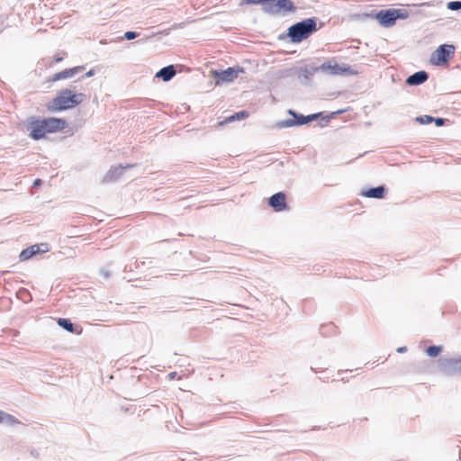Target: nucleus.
<instances>
[{
    "instance_id": "f257e3e1",
    "label": "nucleus",
    "mask_w": 461,
    "mask_h": 461,
    "mask_svg": "<svg viewBox=\"0 0 461 461\" xmlns=\"http://www.w3.org/2000/svg\"><path fill=\"white\" fill-rule=\"evenodd\" d=\"M86 95L83 93H77V86L62 88L58 91L56 96L46 104L50 113H58L70 110L79 105Z\"/></svg>"
},
{
    "instance_id": "f03ea898",
    "label": "nucleus",
    "mask_w": 461,
    "mask_h": 461,
    "mask_svg": "<svg viewBox=\"0 0 461 461\" xmlns=\"http://www.w3.org/2000/svg\"><path fill=\"white\" fill-rule=\"evenodd\" d=\"M318 18L311 17L294 23L287 29V37L292 43H300L319 30Z\"/></svg>"
},
{
    "instance_id": "7ed1b4c3",
    "label": "nucleus",
    "mask_w": 461,
    "mask_h": 461,
    "mask_svg": "<svg viewBox=\"0 0 461 461\" xmlns=\"http://www.w3.org/2000/svg\"><path fill=\"white\" fill-rule=\"evenodd\" d=\"M379 24L384 28L393 26L397 20H403L409 17V12L406 9H382L374 15Z\"/></svg>"
},
{
    "instance_id": "20e7f679",
    "label": "nucleus",
    "mask_w": 461,
    "mask_h": 461,
    "mask_svg": "<svg viewBox=\"0 0 461 461\" xmlns=\"http://www.w3.org/2000/svg\"><path fill=\"white\" fill-rule=\"evenodd\" d=\"M287 113L293 117V119H286L280 121L276 123V127L279 129L283 128H290L294 126H301L311 122L317 120L318 118L322 116V113H316L310 115H303L298 113L293 109H289Z\"/></svg>"
},
{
    "instance_id": "39448f33",
    "label": "nucleus",
    "mask_w": 461,
    "mask_h": 461,
    "mask_svg": "<svg viewBox=\"0 0 461 461\" xmlns=\"http://www.w3.org/2000/svg\"><path fill=\"white\" fill-rule=\"evenodd\" d=\"M455 53V47L452 44H441L430 56V63L434 66H447Z\"/></svg>"
},
{
    "instance_id": "423d86ee",
    "label": "nucleus",
    "mask_w": 461,
    "mask_h": 461,
    "mask_svg": "<svg viewBox=\"0 0 461 461\" xmlns=\"http://www.w3.org/2000/svg\"><path fill=\"white\" fill-rule=\"evenodd\" d=\"M295 11L296 6L291 0H270L269 5L265 8V14L271 15L285 14L287 13H294Z\"/></svg>"
},
{
    "instance_id": "0eeeda50",
    "label": "nucleus",
    "mask_w": 461,
    "mask_h": 461,
    "mask_svg": "<svg viewBox=\"0 0 461 461\" xmlns=\"http://www.w3.org/2000/svg\"><path fill=\"white\" fill-rule=\"evenodd\" d=\"M438 366L439 371L444 375H461V357L453 358L441 357L438 360Z\"/></svg>"
},
{
    "instance_id": "6e6552de",
    "label": "nucleus",
    "mask_w": 461,
    "mask_h": 461,
    "mask_svg": "<svg viewBox=\"0 0 461 461\" xmlns=\"http://www.w3.org/2000/svg\"><path fill=\"white\" fill-rule=\"evenodd\" d=\"M244 72L245 70L242 67L236 66L220 71L212 70V76L215 79V84L220 85L221 83L224 82H232L235 78L238 77L239 74Z\"/></svg>"
},
{
    "instance_id": "1a4fd4ad",
    "label": "nucleus",
    "mask_w": 461,
    "mask_h": 461,
    "mask_svg": "<svg viewBox=\"0 0 461 461\" xmlns=\"http://www.w3.org/2000/svg\"><path fill=\"white\" fill-rule=\"evenodd\" d=\"M26 128L30 131L29 136L34 140L44 138L47 133L43 120L40 118L30 117Z\"/></svg>"
},
{
    "instance_id": "9d476101",
    "label": "nucleus",
    "mask_w": 461,
    "mask_h": 461,
    "mask_svg": "<svg viewBox=\"0 0 461 461\" xmlns=\"http://www.w3.org/2000/svg\"><path fill=\"white\" fill-rule=\"evenodd\" d=\"M49 249V244L47 243L35 244L23 249L20 253L19 258L21 261H26L37 254L48 252Z\"/></svg>"
},
{
    "instance_id": "9b49d317",
    "label": "nucleus",
    "mask_w": 461,
    "mask_h": 461,
    "mask_svg": "<svg viewBox=\"0 0 461 461\" xmlns=\"http://www.w3.org/2000/svg\"><path fill=\"white\" fill-rule=\"evenodd\" d=\"M42 120L46 131L49 133L60 131L68 127L67 121L62 118L50 117Z\"/></svg>"
},
{
    "instance_id": "f8f14e48",
    "label": "nucleus",
    "mask_w": 461,
    "mask_h": 461,
    "mask_svg": "<svg viewBox=\"0 0 461 461\" xmlns=\"http://www.w3.org/2000/svg\"><path fill=\"white\" fill-rule=\"evenodd\" d=\"M285 194L283 192L276 193L268 199V205L273 208L275 212H282L287 209L285 201Z\"/></svg>"
},
{
    "instance_id": "ddd939ff",
    "label": "nucleus",
    "mask_w": 461,
    "mask_h": 461,
    "mask_svg": "<svg viewBox=\"0 0 461 461\" xmlns=\"http://www.w3.org/2000/svg\"><path fill=\"white\" fill-rule=\"evenodd\" d=\"M134 167L131 164H126L125 166L119 165L118 167H112L110 170L104 175L102 182L104 184L116 181L122 174L124 169Z\"/></svg>"
},
{
    "instance_id": "4468645a",
    "label": "nucleus",
    "mask_w": 461,
    "mask_h": 461,
    "mask_svg": "<svg viewBox=\"0 0 461 461\" xmlns=\"http://www.w3.org/2000/svg\"><path fill=\"white\" fill-rule=\"evenodd\" d=\"M387 193V188L384 185H378L375 187H369L363 189L360 193L362 196L375 199H383Z\"/></svg>"
},
{
    "instance_id": "2eb2a0df",
    "label": "nucleus",
    "mask_w": 461,
    "mask_h": 461,
    "mask_svg": "<svg viewBox=\"0 0 461 461\" xmlns=\"http://www.w3.org/2000/svg\"><path fill=\"white\" fill-rule=\"evenodd\" d=\"M84 67L77 66L71 68L64 69L60 72L55 73L51 77H50L49 81L55 82L62 79H67L76 76L77 73L82 71Z\"/></svg>"
},
{
    "instance_id": "dca6fc26",
    "label": "nucleus",
    "mask_w": 461,
    "mask_h": 461,
    "mask_svg": "<svg viewBox=\"0 0 461 461\" xmlns=\"http://www.w3.org/2000/svg\"><path fill=\"white\" fill-rule=\"evenodd\" d=\"M428 78H429V74L424 70H420V71L415 72L412 75L409 76L406 78L405 83L408 86H420V85L423 84L424 82H426L428 80Z\"/></svg>"
},
{
    "instance_id": "f3484780",
    "label": "nucleus",
    "mask_w": 461,
    "mask_h": 461,
    "mask_svg": "<svg viewBox=\"0 0 461 461\" xmlns=\"http://www.w3.org/2000/svg\"><path fill=\"white\" fill-rule=\"evenodd\" d=\"M176 73V70L175 66L168 65L159 69L156 74V77L161 78L163 81L167 82L175 77Z\"/></svg>"
},
{
    "instance_id": "a211bd4d",
    "label": "nucleus",
    "mask_w": 461,
    "mask_h": 461,
    "mask_svg": "<svg viewBox=\"0 0 461 461\" xmlns=\"http://www.w3.org/2000/svg\"><path fill=\"white\" fill-rule=\"evenodd\" d=\"M57 322L59 327L71 333L79 334L82 331V329L78 325L74 324L69 319L59 318Z\"/></svg>"
},
{
    "instance_id": "6ab92c4d",
    "label": "nucleus",
    "mask_w": 461,
    "mask_h": 461,
    "mask_svg": "<svg viewBox=\"0 0 461 461\" xmlns=\"http://www.w3.org/2000/svg\"><path fill=\"white\" fill-rule=\"evenodd\" d=\"M321 71L329 75H339V64L333 60L324 62L320 66Z\"/></svg>"
},
{
    "instance_id": "aec40b11",
    "label": "nucleus",
    "mask_w": 461,
    "mask_h": 461,
    "mask_svg": "<svg viewBox=\"0 0 461 461\" xmlns=\"http://www.w3.org/2000/svg\"><path fill=\"white\" fill-rule=\"evenodd\" d=\"M249 116V112L243 110V111H240L238 113H235L234 114L229 116L226 118L225 122H234V121H240V120H242V119H245Z\"/></svg>"
},
{
    "instance_id": "412c9836",
    "label": "nucleus",
    "mask_w": 461,
    "mask_h": 461,
    "mask_svg": "<svg viewBox=\"0 0 461 461\" xmlns=\"http://www.w3.org/2000/svg\"><path fill=\"white\" fill-rule=\"evenodd\" d=\"M442 349H443L442 346L433 345V346H429L426 348V353L430 357H436L441 353Z\"/></svg>"
},
{
    "instance_id": "4be33fe9",
    "label": "nucleus",
    "mask_w": 461,
    "mask_h": 461,
    "mask_svg": "<svg viewBox=\"0 0 461 461\" xmlns=\"http://www.w3.org/2000/svg\"><path fill=\"white\" fill-rule=\"evenodd\" d=\"M270 0H244L248 5H262V11L265 13V8L269 5Z\"/></svg>"
},
{
    "instance_id": "5701e85b",
    "label": "nucleus",
    "mask_w": 461,
    "mask_h": 461,
    "mask_svg": "<svg viewBox=\"0 0 461 461\" xmlns=\"http://www.w3.org/2000/svg\"><path fill=\"white\" fill-rule=\"evenodd\" d=\"M434 120V117L430 115H421L415 118V121L418 122L420 124H429L432 122Z\"/></svg>"
},
{
    "instance_id": "b1692460",
    "label": "nucleus",
    "mask_w": 461,
    "mask_h": 461,
    "mask_svg": "<svg viewBox=\"0 0 461 461\" xmlns=\"http://www.w3.org/2000/svg\"><path fill=\"white\" fill-rule=\"evenodd\" d=\"M447 7L452 11H457L461 9V1H450L447 3Z\"/></svg>"
},
{
    "instance_id": "393cba45",
    "label": "nucleus",
    "mask_w": 461,
    "mask_h": 461,
    "mask_svg": "<svg viewBox=\"0 0 461 461\" xmlns=\"http://www.w3.org/2000/svg\"><path fill=\"white\" fill-rule=\"evenodd\" d=\"M339 75H343V74H354L353 71L351 70V68L350 66L347 65V64H343V65H339Z\"/></svg>"
},
{
    "instance_id": "a878e982",
    "label": "nucleus",
    "mask_w": 461,
    "mask_h": 461,
    "mask_svg": "<svg viewBox=\"0 0 461 461\" xmlns=\"http://www.w3.org/2000/svg\"><path fill=\"white\" fill-rule=\"evenodd\" d=\"M312 77V75L307 70V68H304L302 74L300 75V77L302 78L303 84H308Z\"/></svg>"
},
{
    "instance_id": "bb28decb",
    "label": "nucleus",
    "mask_w": 461,
    "mask_h": 461,
    "mask_svg": "<svg viewBox=\"0 0 461 461\" xmlns=\"http://www.w3.org/2000/svg\"><path fill=\"white\" fill-rule=\"evenodd\" d=\"M139 36V33L137 32H134V31H128L124 33V39L128 40V41H131V40H133L135 38H137Z\"/></svg>"
},
{
    "instance_id": "cd10ccee",
    "label": "nucleus",
    "mask_w": 461,
    "mask_h": 461,
    "mask_svg": "<svg viewBox=\"0 0 461 461\" xmlns=\"http://www.w3.org/2000/svg\"><path fill=\"white\" fill-rule=\"evenodd\" d=\"M343 112H344L343 110H339L337 112H333V113H331L330 115L322 117V120H324L325 122H329L331 118H334L337 114H340Z\"/></svg>"
},
{
    "instance_id": "c85d7f7f",
    "label": "nucleus",
    "mask_w": 461,
    "mask_h": 461,
    "mask_svg": "<svg viewBox=\"0 0 461 461\" xmlns=\"http://www.w3.org/2000/svg\"><path fill=\"white\" fill-rule=\"evenodd\" d=\"M446 121H447L446 119L441 118V117H438V118L434 117V120H433V122H435L437 127H441V126L445 125Z\"/></svg>"
},
{
    "instance_id": "c756f323",
    "label": "nucleus",
    "mask_w": 461,
    "mask_h": 461,
    "mask_svg": "<svg viewBox=\"0 0 461 461\" xmlns=\"http://www.w3.org/2000/svg\"><path fill=\"white\" fill-rule=\"evenodd\" d=\"M18 295L23 299V296H27V297H31L30 295V293L27 289L25 288H21L19 291H18Z\"/></svg>"
},
{
    "instance_id": "7c9ffc66",
    "label": "nucleus",
    "mask_w": 461,
    "mask_h": 461,
    "mask_svg": "<svg viewBox=\"0 0 461 461\" xmlns=\"http://www.w3.org/2000/svg\"><path fill=\"white\" fill-rule=\"evenodd\" d=\"M5 419H14V416L0 411V422H3Z\"/></svg>"
},
{
    "instance_id": "2f4dec72",
    "label": "nucleus",
    "mask_w": 461,
    "mask_h": 461,
    "mask_svg": "<svg viewBox=\"0 0 461 461\" xmlns=\"http://www.w3.org/2000/svg\"><path fill=\"white\" fill-rule=\"evenodd\" d=\"M305 68L313 76L316 72L321 71L320 66L319 67H313V66H308Z\"/></svg>"
},
{
    "instance_id": "473e14b6",
    "label": "nucleus",
    "mask_w": 461,
    "mask_h": 461,
    "mask_svg": "<svg viewBox=\"0 0 461 461\" xmlns=\"http://www.w3.org/2000/svg\"><path fill=\"white\" fill-rule=\"evenodd\" d=\"M30 453H31L32 456H33L35 458H38L40 456L39 450H37L35 448H32Z\"/></svg>"
},
{
    "instance_id": "72a5a7b5",
    "label": "nucleus",
    "mask_w": 461,
    "mask_h": 461,
    "mask_svg": "<svg viewBox=\"0 0 461 461\" xmlns=\"http://www.w3.org/2000/svg\"><path fill=\"white\" fill-rule=\"evenodd\" d=\"M95 75V70L94 69H90L89 71H87L85 76H83L82 77H93Z\"/></svg>"
},
{
    "instance_id": "f704fd0d",
    "label": "nucleus",
    "mask_w": 461,
    "mask_h": 461,
    "mask_svg": "<svg viewBox=\"0 0 461 461\" xmlns=\"http://www.w3.org/2000/svg\"><path fill=\"white\" fill-rule=\"evenodd\" d=\"M101 274L104 276V278H108L110 276V273L104 269L101 270Z\"/></svg>"
},
{
    "instance_id": "c9c22d12",
    "label": "nucleus",
    "mask_w": 461,
    "mask_h": 461,
    "mask_svg": "<svg viewBox=\"0 0 461 461\" xmlns=\"http://www.w3.org/2000/svg\"><path fill=\"white\" fill-rule=\"evenodd\" d=\"M396 351L398 353H405L407 351V348L406 347H400L396 349Z\"/></svg>"
},
{
    "instance_id": "e433bc0d",
    "label": "nucleus",
    "mask_w": 461,
    "mask_h": 461,
    "mask_svg": "<svg viewBox=\"0 0 461 461\" xmlns=\"http://www.w3.org/2000/svg\"><path fill=\"white\" fill-rule=\"evenodd\" d=\"M41 185V179H35L34 182H33V186L34 187H38Z\"/></svg>"
},
{
    "instance_id": "4c0bfd02",
    "label": "nucleus",
    "mask_w": 461,
    "mask_h": 461,
    "mask_svg": "<svg viewBox=\"0 0 461 461\" xmlns=\"http://www.w3.org/2000/svg\"><path fill=\"white\" fill-rule=\"evenodd\" d=\"M7 421H9L10 423H14V422H17V420L14 417V419H5Z\"/></svg>"
},
{
    "instance_id": "58836bf2",
    "label": "nucleus",
    "mask_w": 461,
    "mask_h": 461,
    "mask_svg": "<svg viewBox=\"0 0 461 461\" xmlns=\"http://www.w3.org/2000/svg\"><path fill=\"white\" fill-rule=\"evenodd\" d=\"M175 375H176V372H173V373H170V374H169V376H170V377H174Z\"/></svg>"
},
{
    "instance_id": "ea45409f",
    "label": "nucleus",
    "mask_w": 461,
    "mask_h": 461,
    "mask_svg": "<svg viewBox=\"0 0 461 461\" xmlns=\"http://www.w3.org/2000/svg\"><path fill=\"white\" fill-rule=\"evenodd\" d=\"M61 60H62V58H57V59H56V62H59V61H61Z\"/></svg>"
}]
</instances>
